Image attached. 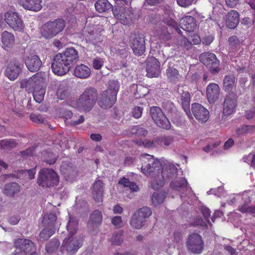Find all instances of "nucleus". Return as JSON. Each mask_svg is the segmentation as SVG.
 <instances>
[{
    "instance_id": "2f4dec72",
    "label": "nucleus",
    "mask_w": 255,
    "mask_h": 255,
    "mask_svg": "<svg viewBox=\"0 0 255 255\" xmlns=\"http://www.w3.org/2000/svg\"><path fill=\"white\" fill-rule=\"evenodd\" d=\"M96 10L99 12H103L110 9L112 5L108 0H98L95 3Z\"/></svg>"
},
{
    "instance_id": "4c0bfd02",
    "label": "nucleus",
    "mask_w": 255,
    "mask_h": 255,
    "mask_svg": "<svg viewBox=\"0 0 255 255\" xmlns=\"http://www.w3.org/2000/svg\"><path fill=\"white\" fill-rule=\"evenodd\" d=\"M34 100L38 103H41L43 101L45 94V88L42 86L31 92Z\"/></svg>"
},
{
    "instance_id": "f03ea898",
    "label": "nucleus",
    "mask_w": 255,
    "mask_h": 255,
    "mask_svg": "<svg viewBox=\"0 0 255 255\" xmlns=\"http://www.w3.org/2000/svg\"><path fill=\"white\" fill-rule=\"evenodd\" d=\"M97 98V89L95 88L89 87L86 89L79 99L73 102L71 106L79 110L89 112L95 105Z\"/></svg>"
},
{
    "instance_id": "ddd939ff",
    "label": "nucleus",
    "mask_w": 255,
    "mask_h": 255,
    "mask_svg": "<svg viewBox=\"0 0 255 255\" xmlns=\"http://www.w3.org/2000/svg\"><path fill=\"white\" fill-rule=\"evenodd\" d=\"M14 247L20 251L29 255H34L36 253V247L31 240L26 239L19 238L14 242Z\"/></svg>"
},
{
    "instance_id": "473e14b6",
    "label": "nucleus",
    "mask_w": 255,
    "mask_h": 255,
    "mask_svg": "<svg viewBox=\"0 0 255 255\" xmlns=\"http://www.w3.org/2000/svg\"><path fill=\"white\" fill-rule=\"evenodd\" d=\"M166 74L168 80L172 83L178 81L181 77L178 71L172 67H170L166 70Z\"/></svg>"
},
{
    "instance_id": "4be33fe9",
    "label": "nucleus",
    "mask_w": 255,
    "mask_h": 255,
    "mask_svg": "<svg viewBox=\"0 0 255 255\" xmlns=\"http://www.w3.org/2000/svg\"><path fill=\"white\" fill-rule=\"evenodd\" d=\"M236 106V100L233 94H229L227 96L223 108V114L224 116H229L235 111Z\"/></svg>"
},
{
    "instance_id": "5fc2aeb1",
    "label": "nucleus",
    "mask_w": 255,
    "mask_h": 255,
    "mask_svg": "<svg viewBox=\"0 0 255 255\" xmlns=\"http://www.w3.org/2000/svg\"><path fill=\"white\" fill-rule=\"evenodd\" d=\"M57 157L53 152H49L47 154V156L44 159V161L50 165L53 164L56 162Z\"/></svg>"
},
{
    "instance_id": "7c9ffc66",
    "label": "nucleus",
    "mask_w": 255,
    "mask_h": 255,
    "mask_svg": "<svg viewBox=\"0 0 255 255\" xmlns=\"http://www.w3.org/2000/svg\"><path fill=\"white\" fill-rule=\"evenodd\" d=\"M219 94V87L215 83L208 85V102H214L218 99Z\"/></svg>"
},
{
    "instance_id": "a211bd4d",
    "label": "nucleus",
    "mask_w": 255,
    "mask_h": 255,
    "mask_svg": "<svg viewBox=\"0 0 255 255\" xmlns=\"http://www.w3.org/2000/svg\"><path fill=\"white\" fill-rule=\"evenodd\" d=\"M130 46L135 55H142L145 50L144 38L142 35H135L131 41Z\"/></svg>"
},
{
    "instance_id": "a19ab883",
    "label": "nucleus",
    "mask_w": 255,
    "mask_h": 255,
    "mask_svg": "<svg viewBox=\"0 0 255 255\" xmlns=\"http://www.w3.org/2000/svg\"><path fill=\"white\" fill-rule=\"evenodd\" d=\"M55 232V227H46L43 229L40 233L39 238L43 241L47 240Z\"/></svg>"
},
{
    "instance_id": "ea45409f",
    "label": "nucleus",
    "mask_w": 255,
    "mask_h": 255,
    "mask_svg": "<svg viewBox=\"0 0 255 255\" xmlns=\"http://www.w3.org/2000/svg\"><path fill=\"white\" fill-rule=\"evenodd\" d=\"M145 222V220L134 214L130 221V225L134 229H139L144 226Z\"/></svg>"
},
{
    "instance_id": "69168bd1",
    "label": "nucleus",
    "mask_w": 255,
    "mask_h": 255,
    "mask_svg": "<svg viewBox=\"0 0 255 255\" xmlns=\"http://www.w3.org/2000/svg\"><path fill=\"white\" fill-rule=\"evenodd\" d=\"M254 127L250 126H244L242 128H239L238 133L239 134H242L244 133H247L250 131V129Z\"/></svg>"
},
{
    "instance_id": "49530a36",
    "label": "nucleus",
    "mask_w": 255,
    "mask_h": 255,
    "mask_svg": "<svg viewBox=\"0 0 255 255\" xmlns=\"http://www.w3.org/2000/svg\"><path fill=\"white\" fill-rule=\"evenodd\" d=\"M235 78L233 75H229L225 77L224 80V88L227 91H229L235 84Z\"/></svg>"
},
{
    "instance_id": "c85d7f7f",
    "label": "nucleus",
    "mask_w": 255,
    "mask_h": 255,
    "mask_svg": "<svg viewBox=\"0 0 255 255\" xmlns=\"http://www.w3.org/2000/svg\"><path fill=\"white\" fill-rule=\"evenodd\" d=\"M220 62L213 53H208V69L213 74L217 73L220 71Z\"/></svg>"
},
{
    "instance_id": "cd10ccee",
    "label": "nucleus",
    "mask_w": 255,
    "mask_h": 255,
    "mask_svg": "<svg viewBox=\"0 0 255 255\" xmlns=\"http://www.w3.org/2000/svg\"><path fill=\"white\" fill-rule=\"evenodd\" d=\"M181 103L184 111L189 118L192 119L193 117L190 110V94L187 91H184L181 95Z\"/></svg>"
},
{
    "instance_id": "0eeeda50",
    "label": "nucleus",
    "mask_w": 255,
    "mask_h": 255,
    "mask_svg": "<svg viewBox=\"0 0 255 255\" xmlns=\"http://www.w3.org/2000/svg\"><path fill=\"white\" fill-rule=\"evenodd\" d=\"M150 112L152 120L158 127L166 130L170 129V122L160 108L156 106L151 107Z\"/></svg>"
},
{
    "instance_id": "338daca9",
    "label": "nucleus",
    "mask_w": 255,
    "mask_h": 255,
    "mask_svg": "<svg viewBox=\"0 0 255 255\" xmlns=\"http://www.w3.org/2000/svg\"><path fill=\"white\" fill-rule=\"evenodd\" d=\"M201 39L200 37L197 35H194L193 38L191 40V41H188L189 44L190 46H191L192 44H198L200 43Z\"/></svg>"
},
{
    "instance_id": "f257e3e1",
    "label": "nucleus",
    "mask_w": 255,
    "mask_h": 255,
    "mask_svg": "<svg viewBox=\"0 0 255 255\" xmlns=\"http://www.w3.org/2000/svg\"><path fill=\"white\" fill-rule=\"evenodd\" d=\"M139 159L142 162L141 172L147 177L153 178L151 185L153 189L158 190L164 185L165 169L176 172L177 168L174 165H170L162 169V164L158 159L148 154L140 155Z\"/></svg>"
},
{
    "instance_id": "4d7b16f0",
    "label": "nucleus",
    "mask_w": 255,
    "mask_h": 255,
    "mask_svg": "<svg viewBox=\"0 0 255 255\" xmlns=\"http://www.w3.org/2000/svg\"><path fill=\"white\" fill-rule=\"evenodd\" d=\"M35 147L31 146L24 150L20 151L19 153L23 156H33L35 153Z\"/></svg>"
},
{
    "instance_id": "5701e85b",
    "label": "nucleus",
    "mask_w": 255,
    "mask_h": 255,
    "mask_svg": "<svg viewBox=\"0 0 255 255\" xmlns=\"http://www.w3.org/2000/svg\"><path fill=\"white\" fill-rule=\"evenodd\" d=\"M60 54L64 57L67 63L70 65V67L72 63L77 61L79 58L78 51L73 47L67 48Z\"/></svg>"
},
{
    "instance_id": "680f3d73",
    "label": "nucleus",
    "mask_w": 255,
    "mask_h": 255,
    "mask_svg": "<svg viewBox=\"0 0 255 255\" xmlns=\"http://www.w3.org/2000/svg\"><path fill=\"white\" fill-rule=\"evenodd\" d=\"M241 24H243L244 25L249 27H251L254 23H255V20H252L249 17H245V18H243L241 20Z\"/></svg>"
},
{
    "instance_id": "c756f323",
    "label": "nucleus",
    "mask_w": 255,
    "mask_h": 255,
    "mask_svg": "<svg viewBox=\"0 0 255 255\" xmlns=\"http://www.w3.org/2000/svg\"><path fill=\"white\" fill-rule=\"evenodd\" d=\"M242 199L245 202V204L239 206V211L242 213H251L255 214V207H250L248 205V203L250 201L249 192H244L242 194Z\"/></svg>"
},
{
    "instance_id": "6ab92c4d",
    "label": "nucleus",
    "mask_w": 255,
    "mask_h": 255,
    "mask_svg": "<svg viewBox=\"0 0 255 255\" xmlns=\"http://www.w3.org/2000/svg\"><path fill=\"white\" fill-rule=\"evenodd\" d=\"M93 195L94 200L98 203L103 202L104 183L101 180H96L93 185Z\"/></svg>"
},
{
    "instance_id": "3c124183",
    "label": "nucleus",
    "mask_w": 255,
    "mask_h": 255,
    "mask_svg": "<svg viewBox=\"0 0 255 255\" xmlns=\"http://www.w3.org/2000/svg\"><path fill=\"white\" fill-rule=\"evenodd\" d=\"M104 60L100 57H96L94 58L92 62V66L95 70H100L103 66Z\"/></svg>"
},
{
    "instance_id": "72a5a7b5",
    "label": "nucleus",
    "mask_w": 255,
    "mask_h": 255,
    "mask_svg": "<svg viewBox=\"0 0 255 255\" xmlns=\"http://www.w3.org/2000/svg\"><path fill=\"white\" fill-rule=\"evenodd\" d=\"M57 216L55 213H50L44 215L43 218V223L46 227H55Z\"/></svg>"
},
{
    "instance_id": "de8ad7c7",
    "label": "nucleus",
    "mask_w": 255,
    "mask_h": 255,
    "mask_svg": "<svg viewBox=\"0 0 255 255\" xmlns=\"http://www.w3.org/2000/svg\"><path fill=\"white\" fill-rule=\"evenodd\" d=\"M60 245V242L57 239H53L51 242L47 244L45 246V250L48 253L53 252Z\"/></svg>"
},
{
    "instance_id": "aec40b11",
    "label": "nucleus",
    "mask_w": 255,
    "mask_h": 255,
    "mask_svg": "<svg viewBox=\"0 0 255 255\" xmlns=\"http://www.w3.org/2000/svg\"><path fill=\"white\" fill-rule=\"evenodd\" d=\"M25 63L27 69L32 72L38 71L42 65V62L37 55L28 56L25 59Z\"/></svg>"
},
{
    "instance_id": "2eb2a0df",
    "label": "nucleus",
    "mask_w": 255,
    "mask_h": 255,
    "mask_svg": "<svg viewBox=\"0 0 255 255\" xmlns=\"http://www.w3.org/2000/svg\"><path fill=\"white\" fill-rule=\"evenodd\" d=\"M43 83L42 79L38 75L35 74L30 77L28 79L22 80L21 82V87L25 88L26 90L30 93L34 90L37 89L41 86Z\"/></svg>"
},
{
    "instance_id": "79ce46f5",
    "label": "nucleus",
    "mask_w": 255,
    "mask_h": 255,
    "mask_svg": "<svg viewBox=\"0 0 255 255\" xmlns=\"http://www.w3.org/2000/svg\"><path fill=\"white\" fill-rule=\"evenodd\" d=\"M134 214L136 216L142 218L144 220L145 219L150 216L152 214V211L150 208L147 207H143L139 209Z\"/></svg>"
},
{
    "instance_id": "9d476101",
    "label": "nucleus",
    "mask_w": 255,
    "mask_h": 255,
    "mask_svg": "<svg viewBox=\"0 0 255 255\" xmlns=\"http://www.w3.org/2000/svg\"><path fill=\"white\" fill-rule=\"evenodd\" d=\"M114 16L124 25H129L132 22L133 13L128 8L118 6L112 8Z\"/></svg>"
},
{
    "instance_id": "0e129e2a",
    "label": "nucleus",
    "mask_w": 255,
    "mask_h": 255,
    "mask_svg": "<svg viewBox=\"0 0 255 255\" xmlns=\"http://www.w3.org/2000/svg\"><path fill=\"white\" fill-rule=\"evenodd\" d=\"M36 166L32 169H28L27 170H22V173H25V171L27 172L28 175V178L29 179L31 180L35 178V175L36 174Z\"/></svg>"
},
{
    "instance_id": "bb28decb",
    "label": "nucleus",
    "mask_w": 255,
    "mask_h": 255,
    "mask_svg": "<svg viewBox=\"0 0 255 255\" xmlns=\"http://www.w3.org/2000/svg\"><path fill=\"white\" fill-rule=\"evenodd\" d=\"M74 72L76 77L83 79L89 77L91 74L90 68L83 64L77 65Z\"/></svg>"
},
{
    "instance_id": "f704fd0d",
    "label": "nucleus",
    "mask_w": 255,
    "mask_h": 255,
    "mask_svg": "<svg viewBox=\"0 0 255 255\" xmlns=\"http://www.w3.org/2000/svg\"><path fill=\"white\" fill-rule=\"evenodd\" d=\"M18 145L15 139H4L0 140V149L4 150H11Z\"/></svg>"
},
{
    "instance_id": "20e7f679",
    "label": "nucleus",
    "mask_w": 255,
    "mask_h": 255,
    "mask_svg": "<svg viewBox=\"0 0 255 255\" xmlns=\"http://www.w3.org/2000/svg\"><path fill=\"white\" fill-rule=\"evenodd\" d=\"M65 25L66 21L62 18H58L53 21H47L41 29V35L46 39L51 38L61 32Z\"/></svg>"
},
{
    "instance_id": "39448f33",
    "label": "nucleus",
    "mask_w": 255,
    "mask_h": 255,
    "mask_svg": "<svg viewBox=\"0 0 255 255\" xmlns=\"http://www.w3.org/2000/svg\"><path fill=\"white\" fill-rule=\"evenodd\" d=\"M59 182L58 174L52 169L42 168L38 175L37 183L42 187H51L56 186Z\"/></svg>"
},
{
    "instance_id": "e433bc0d",
    "label": "nucleus",
    "mask_w": 255,
    "mask_h": 255,
    "mask_svg": "<svg viewBox=\"0 0 255 255\" xmlns=\"http://www.w3.org/2000/svg\"><path fill=\"white\" fill-rule=\"evenodd\" d=\"M19 191V186L14 182L6 184L4 189V193L8 196H13Z\"/></svg>"
},
{
    "instance_id": "b1692460",
    "label": "nucleus",
    "mask_w": 255,
    "mask_h": 255,
    "mask_svg": "<svg viewBox=\"0 0 255 255\" xmlns=\"http://www.w3.org/2000/svg\"><path fill=\"white\" fill-rule=\"evenodd\" d=\"M180 27L187 32H192L196 27L194 18L191 16H186L180 20Z\"/></svg>"
},
{
    "instance_id": "423d86ee",
    "label": "nucleus",
    "mask_w": 255,
    "mask_h": 255,
    "mask_svg": "<svg viewBox=\"0 0 255 255\" xmlns=\"http://www.w3.org/2000/svg\"><path fill=\"white\" fill-rule=\"evenodd\" d=\"M173 141V137L169 135H160L155 138L153 140L144 139L136 141V144L146 148L159 147L169 146Z\"/></svg>"
},
{
    "instance_id": "7ed1b4c3",
    "label": "nucleus",
    "mask_w": 255,
    "mask_h": 255,
    "mask_svg": "<svg viewBox=\"0 0 255 255\" xmlns=\"http://www.w3.org/2000/svg\"><path fill=\"white\" fill-rule=\"evenodd\" d=\"M120 88V83L118 81L111 80L109 82L108 89L104 91L98 104L103 109H110L117 101V96Z\"/></svg>"
},
{
    "instance_id": "4468645a",
    "label": "nucleus",
    "mask_w": 255,
    "mask_h": 255,
    "mask_svg": "<svg viewBox=\"0 0 255 255\" xmlns=\"http://www.w3.org/2000/svg\"><path fill=\"white\" fill-rule=\"evenodd\" d=\"M160 64L158 60L155 57L148 58L146 62V75L149 78L157 77L160 73Z\"/></svg>"
},
{
    "instance_id": "58836bf2",
    "label": "nucleus",
    "mask_w": 255,
    "mask_h": 255,
    "mask_svg": "<svg viewBox=\"0 0 255 255\" xmlns=\"http://www.w3.org/2000/svg\"><path fill=\"white\" fill-rule=\"evenodd\" d=\"M103 216L101 211L98 210L94 211L91 214L89 223L92 225H100L102 221Z\"/></svg>"
},
{
    "instance_id": "a18cd8bd",
    "label": "nucleus",
    "mask_w": 255,
    "mask_h": 255,
    "mask_svg": "<svg viewBox=\"0 0 255 255\" xmlns=\"http://www.w3.org/2000/svg\"><path fill=\"white\" fill-rule=\"evenodd\" d=\"M117 53L119 59H121V62L122 64V66L126 67L127 66V58L128 56V51L125 49H119L117 50Z\"/></svg>"
},
{
    "instance_id": "f3484780",
    "label": "nucleus",
    "mask_w": 255,
    "mask_h": 255,
    "mask_svg": "<svg viewBox=\"0 0 255 255\" xmlns=\"http://www.w3.org/2000/svg\"><path fill=\"white\" fill-rule=\"evenodd\" d=\"M192 112L199 122L206 123L207 121V111L201 104L193 103L191 105Z\"/></svg>"
},
{
    "instance_id": "864d4df0",
    "label": "nucleus",
    "mask_w": 255,
    "mask_h": 255,
    "mask_svg": "<svg viewBox=\"0 0 255 255\" xmlns=\"http://www.w3.org/2000/svg\"><path fill=\"white\" fill-rule=\"evenodd\" d=\"M68 95V92L61 85L58 87L57 91V96L59 99H65Z\"/></svg>"
},
{
    "instance_id": "6e6552de",
    "label": "nucleus",
    "mask_w": 255,
    "mask_h": 255,
    "mask_svg": "<svg viewBox=\"0 0 255 255\" xmlns=\"http://www.w3.org/2000/svg\"><path fill=\"white\" fill-rule=\"evenodd\" d=\"M66 60L60 53H58L53 58L51 68L53 73L59 76H63L67 73L70 69Z\"/></svg>"
},
{
    "instance_id": "603ef678",
    "label": "nucleus",
    "mask_w": 255,
    "mask_h": 255,
    "mask_svg": "<svg viewBox=\"0 0 255 255\" xmlns=\"http://www.w3.org/2000/svg\"><path fill=\"white\" fill-rule=\"evenodd\" d=\"M132 133L136 134L145 136L147 133V130L143 128L140 127L139 126H134L132 128Z\"/></svg>"
},
{
    "instance_id": "bf43d9fd",
    "label": "nucleus",
    "mask_w": 255,
    "mask_h": 255,
    "mask_svg": "<svg viewBox=\"0 0 255 255\" xmlns=\"http://www.w3.org/2000/svg\"><path fill=\"white\" fill-rule=\"evenodd\" d=\"M177 4L183 7H187L191 5L194 0H176Z\"/></svg>"
},
{
    "instance_id": "9b49d317",
    "label": "nucleus",
    "mask_w": 255,
    "mask_h": 255,
    "mask_svg": "<svg viewBox=\"0 0 255 255\" xmlns=\"http://www.w3.org/2000/svg\"><path fill=\"white\" fill-rule=\"evenodd\" d=\"M5 22L14 31H22L24 24L17 12L7 11L4 13Z\"/></svg>"
},
{
    "instance_id": "13d9d810",
    "label": "nucleus",
    "mask_w": 255,
    "mask_h": 255,
    "mask_svg": "<svg viewBox=\"0 0 255 255\" xmlns=\"http://www.w3.org/2000/svg\"><path fill=\"white\" fill-rule=\"evenodd\" d=\"M143 111V108L136 106L135 107V108L133 109L132 111V115L133 117H134L136 119H138L140 117H141Z\"/></svg>"
},
{
    "instance_id": "8fccbe9b",
    "label": "nucleus",
    "mask_w": 255,
    "mask_h": 255,
    "mask_svg": "<svg viewBox=\"0 0 255 255\" xmlns=\"http://www.w3.org/2000/svg\"><path fill=\"white\" fill-rule=\"evenodd\" d=\"M159 36L160 39L164 41L168 40L171 38V35L166 27H161Z\"/></svg>"
},
{
    "instance_id": "1a4fd4ad",
    "label": "nucleus",
    "mask_w": 255,
    "mask_h": 255,
    "mask_svg": "<svg viewBox=\"0 0 255 255\" xmlns=\"http://www.w3.org/2000/svg\"><path fill=\"white\" fill-rule=\"evenodd\" d=\"M73 236H68L63 242L62 246L65 248L68 254H75L78 249L81 248L84 240L83 236L72 237Z\"/></svg>"
},
{
    "instance_id": "e2e57ef3",
    "label": "nucleus",
    "mask_w": 255,
    "mask_h": 255,
    "mask_svg": "<svg viewBox=\"0 0 255 255\" xmlns=\"http://www.w3.org/2000/svg\"><path fill=\"white\" fill-rule=\"evenodd\" d=\"M223 192L224 190L222 187H218L217 189H211L210 191H208V194L209 193L213 194L218 196V197H221Z\"/></svg>"
},
{
    "instance_id": "393cba45",
    "label": "nucleus",
    "mask_w": 255,
    "mask_h": 255,
    "mask_svg": "<svg viewBox=\"0 0 255 255\" xmlns=\"http://www.w3.org/2000/svg\"><path fill=\"white\" fill-rule=\"evenodd\" d=\"M225 23L230 29L236 28L239 22V14L236 10H231L226 15L225 19Z\"/></svg>"
},
{
    "instance_id": "f8f14e48",
    "label": "nucleus",
    "mask_w": 255,
    "mask_h": 255,
    "mask_svg": "<svg viewBox=\"0 0 255 255\" xmlns=\"http://www.w3.org/2000/svg\"><path fill=\"white\" fill-rule=\"evenodd\" d=\"M187 246L192 253L199 254L204 247V243L201 237L197 234L190 235L187 242Z\"/></svg>"
},
{
    "instance_id": "37998d69",
    "label": "nucleus",
    "mask_w": 255,
    "mask_h": 255,
    "mask_svg": "<svg viewBox=\"0 0 255 255\" xmlns=\"http://www.w3.org/2000/svg\"><path fill=\"white\" fill-rule=\"evenodd\" d=\"M165 13H167V14L170 16V18L165 19L164 22L167 25L175 28L176 30L178 29L177 23L171 17V15H173L172 10L168 7V9H167L165 12Z\"/></svg>"
},
{
    "instance_id": "a878e982",
    "label": "nucleus",
    "mask_w": 255,
    "mask_h": 255,
    "mask_svg": "<svg viewBox=\"0 0 255 255\" xmlns=\"http://www.w3.org/2000/svg\"><path fill=\"white\" fill-rule=\"evenodd\" d=\"M42 0H23L20 4L25 9L37 12L42 9Z\"/></svg>"
},
{
    "instance_id": "6e6d98bb",
    "label": "nucleus",
    "mask_w": 255,
    "mask_h": 255,
    "mask_svg": "<svg viewBox=\"0 0 255 255\" xmlns=\"http://www.w3.org/2000/svg\"><path fill=\"white\" fill-rule=\"evenodd\" d=\"M112 223L116 228L123 227V223L121 216H115L112 219Z\"/></svg>"
},
{
    "instance_id": "c9c22d12",
    "label": "nucleus",
    "mask_w": 255,
    "mask_h": 255,
    "mask_svg": "<svg viewBox=\"0 0 255 255\" xmlns=\"http://www.w3.org/2000/svg\"><path fill=\"white\" fill-rule=\"evenodd\" d=\"M78 221L74 217L70 216L69 220L67 225V229L69 232L68 236H73L77 232Z\"/></svg>"
},
{
    "instance_id": "412c9836",
    "label": "nucleus",
    "mask_w": 255,
    "mask_h": 255,
    "mask_svg": "<svg viewBox=\"0 0 255 255\" xmlns=\"http://www.w3.org/2000/svg\"><path fill=\"white\" fill-rule=\"evenodd\" d=\"M1 40L3 48L7 51L11 49L15 45V37L14 35L6 30L2 32Z\"/></svg>"
},
{
    "instance_id": "c03bdc74",
    "label": "nucleus",
    "mask_w": 255,
    "mask_h": 255,
    "mask_svg": "<svg viewBox=\"0 0 255 255\" xmlns=\"http://www.w3.org/2000/svg\"><path fill=\"white\" fill-rule=\"evenodd\" d=\"M123 234L124 232L123 231H120L117 233H114L110 239L112 244L118 246L121 245L123 241L122 238Z\"/></svg>"
},
{
    "instance_id": "dca6fc26",
    "label": "nucleus",
    "mask_w": 255,
    "mask_h": 255,
    "mask_svg": "<svg viewBox=\"0 0 255 255\" xmlns=\"http://www.w3.org/2000/svg\"><path fill=\"white\" fill-rule=\"evenodd\" d=\"M21 66L19 61L16 59L11 61L8 64L5 73L11 80H14L19 76L21 71Z\"/></svg>"
},
{
    "instance_id": "09e8293b",
    "label": "nucleus",
    "mask_w": 255,
    "mask_h": 255,
    "mask_svg": "<svg viewBox=\"0 0 255 255\" xmlns=\"http://www.w3.org/2000/svg\"><path fill=\"white\" fill-rule=\"evenodd\" d=\"M164 198L163 194L154 192L152 196L151 200L153 204L156 206L162 203Z\"/></svg>"
},
{
    "instance_id": "774afa93",
    "label": "nucleus",
    "mask_w": 255,
    "mask_h": 255,
    "mask_svg": "<svg viewBox=\"0 0 255 255\" xmlns=\"http://www.w3.org/2000/svg\"><path fill=\"white\" fill-rule=\"evenodd\" d=\"M179 187L183 189H187L188 188V182L186 179L184 178L180 179L178 183Z\"/></svg>"
},
{
    "instance_id": "052dcab7",
    "label": "nucleus",
    "mask_w": 255,
    "mask_h": 255,
    "mask_svg": "<svg viewBox=\"0 0 255 255\" xmlns=\"http://www.w3.org/2000/svg\"><path fill=\"white\" fill-rule=\"evenodd\" d=\"M30 118L32 122L36 123H42L43 122V120L40 115L32 114L30 115Z\"/></svg>"
}]
</instances>
